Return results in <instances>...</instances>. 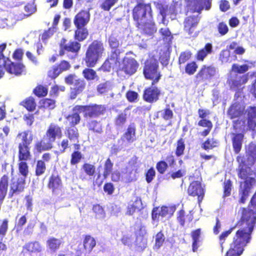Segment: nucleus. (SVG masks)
<instances>
[{
	"mask_svg": "<svg viewBox=\"0 0 256 256\" xmlns=\"http://www.w3.org/2000/svg\"><path fill=\"white\" fill-rule=\"evenodd\" d=\"M256 215L255 213L243 208L242 215L234 226L220 234L218 239L222 246L233 230L238 228L233 237L230 247L226 252L227 256H240L242 254L244 247L252 239V234L256 227Z\"/></svg>",
	"mask_w": 256,
	"mask_h": 256,
	"instance_id": "nucleus-1",
	"label": "nucleus"
},
{
	"mask_svg": "<svg viewBox=\"0 0 256 256\" xmlns=\"http://www.w3.org/2000/svg\"><path fill=\"white\" fill-rule=\"evenodd\" d=\"M104 50L102 42L97 40H93L86 48L82 58L86 68L83 70L82 74L88 81L98 80L99 79L96 71L92 68L98 63Z\"/></svg>",
	"mask_w": 256,
	"mask_h": 256,
	"instance_id": "nucleus-2",
	"label": "nucleus"
},
{
	"mask_svg": "<svg viewBox=\"0 0 256 256\" xmlns=\"http://www.w3.org/2000/svg\"><path fill=\"white\" fill-rule=\"evenodd\" d=\"M88 34V30L86 27L76 28L74 34V40L68 41L65 38H62L58 43L59 56H62L67 54L68 59H76L78 56L81 48L80 42L86 39Z\"/></svg>",
	"mask_w": 256,
	"mask_h": 256,
	"instance_id": "nucleus-3",
	"label": "nucleus"
},
{
	"mask_svg": "<svg viewBox=\"0 0 256 256\" xmlns=\"http://www.w3.org/2000/svg\"><path fill=\"white\" fill-rule=\"evenodd\" d=\"M232 128L234 132L231 134L232 148L234 153L238 154L242 150L244 134L248 130L246 120L238 118L233 120Z\"/></svg>",
	"mask_w": 256,
	"mask_h": 256,
	"instance_id": "nucleus-4",
	"label": "nucleus"
},
{
	"mask_svg": "<svg viewBox=\"0 0 256 256\" xmlns=\"http://www.w3.org/2000/svg\"><path fill=\"white\" fill-rule=\"evenodd\" d=\"M16 138L20 140L18 145V160H30L32 158L30 144L34 139L32 132L28 130L20 132Z\"/></svg>",
	"mask_w": 256,
	"mask_h": 256,
	"instance_id": "nucleus-5",
	"label": "nucleus"
},
{
	"mask_svg": "<svg viewBox=\"0 0 256 256\" xmlns=\"http://www.w3.org/2000/svg\"><path fill=\"white\" fill-rule=\"evenodd\" d=\"M132 17L136 27L140 26L142 22L152 18V11L150 3L139 2L132 10Z\"/></svg>",
	"mask_w": 256,
	"mask_h": 256,
	"instance_id": "nucleus-6",
	"label": "nucleus"
},
{
	"mask_svg": "<svg viewBox=\"0 0 256 256\" xmlns=\"http://www.w3.org/2000/svg\"><path fill=\"white\" fill-rule=\"evenodd\" d=\"M143 74L146 80H152V85H156L160 80L162 74L159 70L158 62L153 56L144 62Z\"/></svg>",
	"mask_w": 256,
	"mask_h": 256,
	"instance_id": "nucleus-7",
	"label": "nucleus"
},
{
	"mask_svg": "<svg viewBox=\"0 0 256 256\" xmlns=\"http://www.w3.org/2000/svg\"><path fill=\"white\" fill-rule=\"evenodd\" d=\"M74 110L82 112L84 118H96L104 115L106 111V108L104 105L94 104L76 105Z\"/></svg>",
	"mask_w": 256,
	"mask_h": 256,
	"instance_id": "nucleus-8",
	"label": "nucleus"
},
{
	"mask_svg": "<svg viewBox=\"0 0 256 256\" xmlns=\"http://www.w3.org/2000/svg\"><path fill=\"white\" fill-rule=\"evenodd\" d=\"M64 82L68 85H73L70 88V98L75 99L86 88V82L82 78H77L75 74H70L64 78Z\"/></svg>",
	"mask_w": 256,
	"mask_h": 256,
	"instance_id": "nucleus-9",
	"label": "nucleus"
},
{
	"mask_svg": "<svg viewBox=\"0 0 256 256\" xmlns=\"http://www.w3.org/2000/svg\"><path fill=\"white\" fill-rule=\"evenodd\" d=\"M138 66V62L134 58L124 57L116 70L117 76L120 78L131 76L137 71Z\"/></svg>",
	"mask_w": 256,
	"mask_h": 256,
	"instance_id": "nucleus-10",
	"label": "nucleus"
},
{
	"mask_svg": "<svg viewBox=\"0 0 256 256\" xmlns=\"http://www.w3.org/2000/svg\"><path fill=\"white\" fill-rule=\"evenodd\" d=\"M216 74V68L212 65L203 64L194 76V82L196 85L207 82L214 78Z\"/></svg>",
	"mask_w": 256,
	"mask_h": 256,
	"instance_id": "nucleus-11",
	"label": "nucleus"
},
{
	"mask_svg": "<svg viewBox=\"0 0 256 256\" xmlns=\"http://www.w3.org/2000/svg\"><path fill=\"white\" fill-rule=\"evenodd\" d=\"M121 53V51H112L110 56L98 68V70L104 72H110L112 69H115L116 70L121 64L120 62V54Z\"/></svg>",
	"mask_w": 256,
	"mask_h": 256,
	"instance_id": "nucleus-12",
	"label": "nucleus"
},
{
	"mask_svg": "<svg viewBox=\"0 0 256 256\" xmlns=\"http://www.w3.org/2000/svg\"><path fill=\"white\" fill-rule=\"evenodd\" d=\"M198 112V117L200 118L198 122V126L202 128H206L205 129L200 132V134L202 136L206 137L210 134L213 128V124L212 121L206 118V117L210 115V112L208 110L199 108Z\"/></svg>",
	"mask_w": 256,
	"mask_h": 256,
	"instance_id": "nucleus-13",
	"label": "nucleus"
},
{
	"mask_svg": "<svg viewBox=\"0 0 256 256\" xmlns=\"http://www.w3.org/2000/svg\"><path fill=\"white\" fill-rule=\"evenodd\" d=\"M48 188L51 190L52 195L58 196L62 192L63 184L60 176L57 172H53L48 178Z\"/></svg>",
	"mask_w": 256,
	"mask_h": 256,
	"instance_id": "nucleus-14",
	"label": "nucleus"
},
{
	"mask_svg": "<svg viewBox=\"0 0 256 256\" xmlns=\"http://www.w3.org/2000/svg\"><path fill=\"white\" fill-rule=\"evenodd\" d=\"M62 136V127L57 124L52 122L48 126L44 138L47 140L52 146L56 139H60Z\"/></svg>",
	"mask_w": 256,
	"mask_h": 256,
	"instance_id": "nucleus-15",
	"label": "nucleus"
},
{
	"mask_svg": "<svg viewBox=\"0 0 256 256\" xmlns=\"http://www.w3.org/2000/svg\"><path fill=\"white\" fill-rule=\"evenodd\" d=\"M161 91L159 88L152 85L146 88L143 91L142 98L143 100L150 104L156 102L160 100Z\"/></svg>",
	"mask_w": 256,
	"mask_h": 256,
	"instance_id": "nucleus-16",
	"label": "nucleus"
},
{
	"mask_svg": "<svg viewBox=\"0 0 256 256\" xmlns=\"http://www.w3.org/2000/svg\"><path fill=\"white\" fill-rule=\"evenodd\" d=\"M71 68L69 62L66 60H62L56 65H54L48 72V76L51 80L56 78L60 74L68 70Z\"/></svg>",
	"mask_w": 256,
	"mask_h": 256,
	"instance_id": "nucleus-17",
	"label": "nucleus"
},
{
	"mask_svg": "<svg viewBox=\"0 0 256 256\" xmlns=\"http://www.w3.org/2000/svg\"><path fill=\"white\" fill-rule=\"evenodd\" d=\"M26 180L24 178H17L12 179L10 184L8 198H12L24 192L26 188Z\"/></svg>",
	"mask_w": 256,
	"mask_h": 256,
	"instance_id": "nucleus-18",
	"label": "nucleus"
},
{
	"mask_svg": "<svg viewBox=\"0 0 256 256\" xmlns=\"http://www.w3.org/2000/svg\"><path fill=\"white\" fill-rule=\"evenodd\" d=\"M244 112L245 106L239 102H236L230 106L227 114L230 120H233L242 116Z\"/></svg>",
	"mask_w": 256,
	"mask_h": 256,
	"instance_id": "nucleus-19",
	"label": "nucleus"
},
{
	"mask_svg": "<svg viewBox=\"0 0 256 256\" xmlns=\"http://www.w3.org/2000/svg\"><path fill=\"white\" fill-rule=\"evenodd\" d=\"M188 193L189 196H197L198 202L200 203L204 198V190L201 183L196 180L190 182L188 188Z\"/></svg>",
	"mask_w": 256,
	"mask_h": 256,
	"instance_id": "nucleus-20",
	"label": "nucleus"
},
{
	"mask_svg": "<svg viewBox=\"0 0 256 256\" xmlns=\"http://www.w3.org/2000/svg\"><path fill=\"white\" fill-rule=\"evenodd\" d=\"M248 129L250 131H256V106H249L245 109Z\"/></svg>",
	"mask_w": 256,
	"mask_h": 256,
	"instance_id": "nucleus-21",
	"label": "nucleus"
},
{
	"mask_svg": "<svg viewBox=\"0 0 256 256\" xmlns=\"http://www.w3.org/2000/svg\"><path fill=\"white\" fill-rule=\"evenodd\" d=\"M148 20L142 22V26L136 28L140 31L142 34L146 36H153L154 34L156 32L157 28L153 18Z\"/></svg>",
	"mask_w": 256,
	"mask_h": 256,
	"instance_id": "nucleus-22",
	"label": "nucleus"
},
{
	"mask_svg": "<svg viewBox=\"0 0 256 256\" xmlns=\"http://www.w3.org/2000/svg\"><path fill=\"white\" fill-rule=\"evenodd\" d=\"M90 20V12L82 10L74 16L73 22L76 28L86 27Z\"/></svg>",
	"mask_w": 256,
	"mask_h": 256,
	"instance_id": "nucleus-23",
	"label": "nucleus"
},
{
	"mask_svg": "<svg viewBox=\"0 0 256 256\" xmlns=\"http://www.w3.org/2000/svg\"><path fill=\"white\" fill-rule=\"evenodd\" d=\"M4 66L8 72L16 76H21L26 72V66L22 62H10L8 64L5 63Z\"/></svg>",
	"mask_w": 256,
	"mask_h": 256,
	"instance_id": "nucleus-24",
	"label": "nucleus"
},
{
	"mask_svg": "<svg viewBox=\"0 0 256 256\" xmlns=\"http://www.w3.org/2000/svg\"><path fill=\"white\" fill-rule=\"evenodd\" d=\"M256 183V180L254 178H249L244 180L242 188L240 190V202L244 204L248 197L249 196L250 191L252 187V184Z\"/></svg>",
	"mask_w": 256,
	"mask_h": 256,
	"instance_id": "nucleus-25",
	"label": "nucleus"
},
{
	"mask_svg": "<svg viewBox=\"0 0 256 256\" xmlns=\"http://www.w3.org/2000/svg\"><path fill=\"white\" fill-rule=\"evenodd\" d=\"M248 80L247 74L242 76L236 74L234 78L228 80L227 82L230 90L236 91L240 89L242 86L248 82Z\"/></svg>",
	"mask_w": 256,
	"mask_h": 256,
	"instance_id": "nucleus-26",
	"label": "nucleus"
},
{
	"mask_svg": "<svg viewBox=\"0 0 256 256\" xmlns=\"http://www.w3.org/2000/svg\"><path fill=\"white\" fill-rule=\"evenodd\" d=\"M121 139L128 144H132L136 140V126L134 123H130L128 126Z\"/></svg>",
	"mask_w": 256,
	"mask_h": 256,
	"instance_id": "nucleus-27",
	"label": "nucleus"
},
{
	"mask_svg": "<svg viewBox=\"0 0 256 256\" xmlns=\"http://www.w3.org/2000/svg\"><path fill=\"white\" fill-rule=\"evenodd\" d=\"M82 172H80L79 178L82 181L87 180V176H93L96 173V166L94 164L89 162H84L82 166Z\"/></svg>",
	"mask_w": 256,
	"mask_h": 256,
	"instance_id": "nucleus-28",
	"label": "nucleus"
},
{
	"mask_svg": "<svg viewBox=\"0 0 256 256\" xmlns=\"http://www.w3.org/2000/svg\"><path fill=\"white\" fill-rule=\"evenodd\" d=\"M42 250L40 243L37 241L30 242L26 243L22 248L20 253L22 256H25L26 252L30 253L40 252Z\"/></svg>",
	"mask_w": 256,
	"mask_h": 256,
	"instance_id": "nucleus-29",
	"label": "nucleus"
},
{
	"mask_svg": "<svg viewBox=\"0 0 256 256\" xmlns=\"http://www.w3.org/2000/svg\"><path fill=\"white\" fill-rule=\"evenodd\" d=\"M213 52L212 44L210 42L206 43L204 48H200L196 52L195 58L198 61L203 62L208 54Z\"/></svg>",
	"mask_w": 256,
	"mask_h": 256,
	"instance_id": "nucleus-30",
	"label": "nucleus"
},
{
	"mask_svg": "<svg viewBox=\"0 0 256 256\" xmlns=\"http://www.w3.org/2000/svg\"><path fill=\"white\" fill-rule=\"evenodd\" d=\"M143 208L142 201L140 198L137 197L132 203L128 204L126 214L132 216L135 212L140 211Z\"/></svg>",
	"mask_w": 256,
	"mask_h": 256,
	"instance_id": "nucleus-31",
	"label": "nucleus"
},
{
	"mask_svg": "<svg viewBox=\"0 0 256 256\" xmlns=\"http://www.w3.org/2000/svg\"><path fill=\"white\" fill-rule=\"evenodd\" d=\"M74 108L75 106L72 109V113L68 114L66 117V120L70 126L71 127H75L76 125L80 124L81 120V117L80 115L81 112L78 110H74Z\"/></svg>",
	"mask_w": 256,
	"mask_h": 256,
	"instance_id": "nucleus-32",
	"label": "nucleus"
},
{
	"mask_svg": "<svg viewBox=\"0 0 256 256\" xmlns=\"http://www.w3.org/2000/svg\"><path fill=\"white\" fill-rule=\"evenodd\" d=\"M53 148V146L44 138L40 140L37 141L34 145V150L38 153L44 151L49 150Z\"/></svg>",
	"mask_w": 256,
	"mask_h": 256,
	"instance_id": "nucleus-33",
	"label": "nucleus"
},
{
	"mask_svg": "<svg viewBox=\"0 0 256 256\" xmlns=\"http://www.w3.org/2000/svg\"><path fill=\"white\" fill-rule=\"evenodd\" d=\"M24 13L19 14L18 18L20 20L28 18L36 11V6L34 2H28L24 6Z\"/></svg>",
	"mask_w": 256,
	"mask_h": 256,
	"instance_id": "nucleus-34",
	"label": "nucleus"
},
{
	"mask_svg": "<svg viewBox=\"0 0 256 256\" xmlns=\"http://www.w3.org/2000/svg\"><path fill=\"white\" fill-rule=\"evenodd\" d=\"M62 243V242L60 239L54 237L49 238L46 242L48 248L52 252L58 250L60 248Z\"/></svg>",
	"mask_w": 256,
	"mask_h": 256,
	"instance_id": "nucleus-35",
	"label": "nucleus"
},
{
	"mask_svg": "<svg viewBox=\"0 0 256 256\" xmlns=\"http://www.w3.org/2000/svg\"><path fill=\"white\" fill-rule=\"evenodd\" d=\"M108 43L112 51H121L120 48L122 44V41L115 34H111L108 38Z\"/></svg>",
	"mask_w": 256,
	"mask_h": 256,
	"instance_id": "nucleus-36",
	"label": "nucleus"
},
{
	"mask_svg": "<svg viewBox=\"0 0 256 256\" xmlns=\"http://www.w3.org/2000/svg\"><path fill=\"white\" fill-rule=\"evenodd\" d=\"M96 245V241L94 238L90 235H86L83 240L84 250L88 252H90Z\"/></svg>",
	"mask_w": 256,
	"mask_h": 256,
	"instance_id": "nucleus-37",
	"label": "nucleus"
},
{
	"mask_svg": "<svg viewBox=\"0 0 256 256\" xmlns=\"http://www.w3.org/2000/svg\"><path fill=\"white\" fill-rule=\"evenodd\" d=\"M86 126L90 131L97 134H100L102 132V127L100 121L91 120L88 122Z\"/></svg>",
	"mask_w": 256,
	"mask_h": 256,
	"instance_id": "nucleus-38",
	"label": "nucleus"
},
{
	"mask_svg": "<svg viewBox=\"0 0 256 256\" xmlns=\"http://www.w3.org/2000/svg\"><path fill=\"white\" fill-rule=\"evenodd\" d=\"M220 145L219 141L214 138H208L202 144V148L203 150L208 151L210 150L214 149L218 147Z\"/></svg>",
	"mask_w": 256,
	"mask_h": 256,
	"instance_id": "nucleus-39",
	"label": "nucleus"
},
{
	"mask_svg": "<svg viewBox=\"0 0 256 256\" xmlns=\"http://www.w3.org/2000/svg\"><path fill=\"white\" fill-rule=\"evenodd\" d=\"M67 139L70 142H78L79 134L78 130L76 127H68L66 128V131Z\"/></svg>",
	"mask_w": 256,
	"mask_h": 256,
	"instance_id": "nucleus-40",
	"label": "nucleus"
},
{
	"mask_svg": "<svg viewBox=\"0 0 256 256\" xmlns=\"http://www.w3.org/2000/svg\"><path fill=\"white\" fill-rule=\"evenodd\" d=\"M18 173L22 177L20 178H24V180L28 177L29 174V166L26 162L28 160H18Z\"/></svg>",
	"mask_w": 256,
	"mask_h": 256,
	"instance_id": "nucleus-41",
	"label": "nucleus"
},
{
	"mask_svg": "<svg viewBox=\"0 0 256 256\" xmlns=\"http://www.w3.org/2000/svg\"><path fill=\"white\" fill-rule=\"evenodd\" d=\"M20 105L25 108L28 111H34L36 106L34 98L32 96H29L20 102Z\"/></svg>",
	"mask_w": 256,
	"mask_h": 256,
	"instance_id": "nucleus-42",
	"label": "nucleus"
},
{
	"mask_svg": "<svg viewBox=\"0 0 256 256\" xmlns=\"http://www.w3.org/2000/svg\"><path fill=\"white\" fill-rule=\"evenodd\" d=\"M92 210L94 214L95 218L98 220L104 219L106 217V212L104 208L100 204H94Z\"/></svg>",
	"mask_w": 256,
	"mask_h": 256,
	"instance_id": "nucleus-43",
	"label": "nucleus"
},
{
	"mask_svg": "<svg viewBox=\"0 0 256 256\" xmlns=\"http://www.w3.org/2000/svg\"><path fill=\"white\" fill-rule=\"evenodd\" d=\"M186 149V144L184 140L180 138L178 140L176 144L175 154L176 156L179 157L184 154Z\"/></svg>",
	"mask_w": 256,
	"mask_h": 256,
	"instance_id": "nucleus-44",
	"label": "nucleus"
},
{
	"mask_svg": "<svg viewBox=\"0 0 256 256\" xmlns=\"http://www.w3.org/2000/svg\"><path fill=\"white\" fill-rule=\"evenodd\" d=\"M58 149L54 152L56 155L64 153L66 150L70 147L69 141L67 138L63 139L61 142H57Z\"/></svg>",
	"mask_w": 256,
	"mask_h": 256,
	"instance_id": "nucleus-45",
	"label": "nucleus"
},
{
	"mask_svg": "<svg viewBox=\"0 0 256 256\" xmlns=\"http://www.w3.org/2000/svg\"><path fill=\"white\" fill-rule=\"evenodd\" d=\"M194 6L196 10L200 12L204 8L206 10H209L210 7V4L206 0H194Z\"/></svg>",
	"mask_w": 256,
	"mask_h": 256,
	"instance_id": "nucleus-46",
	"label": "nucleus"
},
{
	"mask_svg": "<svg viewBox=\"0 0 256 256\" xmlns=\"http://www.w3.org/2000/svg\"><path fill=\"white\" fill-rule=\"evenodd\" d=\"M40 107L49 110H53L56 107V100L49 98H45L40 101Z\"/></svg>",
	"mask_w": 256,
	"mask_h": 256,
	"instance_id": "nucleus-47",
	"label": "nucleus"
},
{
	"mask_svg": "<svg viewBox=\"0 0 256 256\" xmlns=\"http://www.w3.org/2000/svg\"><path fill=\"white\" fill-rule=\"evenodd\" d=\"M10 177L7 174L0 178V190L7 194L9 186Z\"/></svg>",
	"mask_w": 256,
	"mask_h": 256,
	"instance_id": "nucleus-48",
	"label": "nucleus"
},
{
	"mask_svg": "<svg viewBox=\"0 0 256 256\" xmlns=\"http://www.w3.org/2000/svg\"><path fill=\"white\" fill-rule=\"evenodd\" d=\"M46 170V166L43 160H38L36 162L35 168V175L40 176L44 174Z\"/></svg>",
	"mask_w": 256,
	"mask_h": 256,
	"instance_id": "nucleus-49",
	"label": "nucleus"
},
{
	"mask_svg": "<svg viewBox=\"0 0 256 256\" xmlns=\"http://www.w3.org/2000/svg\"><path fill=\"white\" fill-rule=\"evenodd\" d=\"M33 93L38 97L42 98L46 96L48 93L46 86L38 84L33 90Z\"/></svg>",
	"mask_w": 256,
	"mask_h": 256,
	"instance_id": "nucleus-50",
	"label": "nucleus"
},
{
	"mask_svg": "<svg viewBox=\"0 0 256 256\" xmlns=\"http://www.w3.org/2000/svg\"><path fill=\"white\" fill-rule=\"evenodd\" d=\"M127 122V116L125 112L118 114L114 118V122L118 127L124 126Z\"/></svg>",
	"mask_w": 256,
	"mask_h": 256,
	"instance_id": "nucleus-51",
	"label": "nucleus"
},
{
	"mask_svg": "<svg viewBox=\"0 0 256 256\" xmlns=\"http://www.w3.org/2000/svg\"><path fill=\"white\" fill-rule=\"evenodd\" d=\"M113 162L110 158H108L104 164V171L102 174L104 178H106L112 172L113 169Z\"/></svg>",
	"mask_w": 256,
	"mask_h": 256,
	"instance_id": "nucleus-52",
	"label": "nucleus"
},
{
	"mask_svg": "<svg viewBox=\"0 0 256 256\" xmlns=\"http://www.w3.org/2000/svg\"><path fill=\"white\" fill-rule=\"evenodd\" d=\"M165 240V237L162 230L158 232L156 235L155 244L154 248L158 250L163 244Z\"/></svg>",
	"mask_w": 256,
	"mask_h": 256,
	"instance_id": "nucleus-53",
	"label": "nucleus"
},
{
	"mask_svg": "<svg viewBox=\"0 0 256 256\" xmlns=\"http://www.w3.org/2000/svg\"><path fill=\"white\" fill-rule=\"evenodd\" d=\"M198 64L195 61H192L187 63L185 66V72L188 75H193L197 70Z\"/></svg>",
	"mask_w": 256,
	"mask_h": 256,
	"instance_id": "nucleus-54",
	"label": "nucleus"
},
{
	"mask_svg": "<svg viewBox=\"0 0 256 256\" xmlns=\"http://www.w3.org/2000/svg\"><path fill=\"white\" fill-rule=\"evenodd\" d=\"M82 154L78 150H74L70 155V164L71 165H77L82 160Z\"/></svg>",
	"mask_w": 256,
	"mask_h": 256,
	"instance_id": "nucleus-55",
	"label": "nucleus"
},
{
	"mask_svg": "<svg viewBox=\"0 0 256 256\" xmlns=\"http://www.w3.org/2000/svg\"><path fill=\"white\" fill-rule=\"evenodd\" d=\"M230 52L229 50L224 49L222 50L218 57V60L222 63L230 62Z\"/></svg>",
	"mask_w": 256,
	"mask_h": 256,
	"instance_id": "nucleus-56",
	"label": "nucleus"
},
{
	"mask_svg": "<svg viewBox=\"0 0 256 256\" xmlns=\"http://www.w3.org/2000/svg\"><path fill=\"white\" fill-rule=\"evenodd\" d=\"M192 56V53L190 50H186L182 52L178 57V64L181 65L185 64L190 60Z\"/></svg>",
	"mask_w": 256,
	"mask_h": 256,
	"instance_id": "nucleus-57",
	"label": "nucleus"
},
{
	"mask_svg": "<svg viewBox=\"0 0 256 256\" xmlns=\"http://www.w3.org/2000/svg\"><path fill=\"white\" fill-rule=\"evenodd\" d=\"M232 184V181L228 179L224 181L222 184L223 198L229 196L231 194Z\"/></svg>",
	"mask_w": 256,
	"mask_h": 256,
	"instance_id": "nucleus-58",
	"label": "nucleus"
},
{
	"mask_svg": "<svg viewBox=\"0 0 256 256\" xmlns=\"http://www.w3.org/2000/svg\"><path fill=\"white\" fill-rule=\"evenodd\" d=\"M249 68V66L246 64L239 65L237 64H234L232 66V70L236 74H240L246 72Z\"/></svg>",
	"mask_w": 256,
	"mask_h": 256,
	"instance_id": "nucleus-59",
	"label": "nucleus"
},
{
	"mask_svg": "<svg viewBox=\"0 0 256 256\" xmlns=\"http://www.w3.org/2000/svg\"><path fill=\"white\" fill-rule=\"evenodd\" d=\"M118 0H104L100 5V8L104 11H109Z\"/></svg>",
	"mask_w": 256,
	"mask_h": 256,
	"instance_id": "nucleus-60",
	"label": "nucleus"
},
{
	"mask_svg": "<svg viewBox=\"0 0 256 256\" xmlns=\"http://www.w3.org/2000/svg\"><path fill=\"white\" fill-rule=\"evenodd\" d=\"M168 167L169 166L164 160L158 162L156 166V170L160 174H164Z\"/></svg>",
	"mask_w": 256,
	"mask_h": 256,
	"instance_id": "nucleus-61",
	"label": "nucleus"
},
{
	"mask_svg": "<svg viewBox=\"0 0 256 256\" xmlns=\"http://www.w3.org/2000/svg\"><path fill=\"white\" fill-rule=\"evenodd\" d=\"M196 24L193 22L190 19H188L184 22V30L188 34H192L194 32V28L196 26Z\"/></svg>",
	"mask_w": 256,
	"mask_h": 256,
	"instance_id": "nucleus-62",
	"label": "nucleus"
},
{
	"mask_svg": "<svg viewBox=\"0 0 256 256\" xmlns=\"http://www.w3.org/2000/svg\"><path fill=\"white\" fill-rule=\"evenodd\" d=\"M8 219H4L0 224V237L2 238L6 236L8 228Z\"/></svg>",
	"mask_w": 256,
	"mask_h": 256,
	"instance_id": "nucleus-63",
	"label": "nucleus"
},
{
	"mask_svg": "<svg viewBox=\"0 0 256 256\" xmlns=\"http://www.w3.org/2000/svg\"><path fill=\"white\" fill-rule=\"evenodd\" d=\"M245 208L246 210H250L256 214V191L254 194L253 195L250 204L248 205V208H242V209Z\"/></svg>",
	"mask_w": 256,
	"mask_h": 256,
	"instance_id": "nucleus-64",
	"label": "nucleus"
}]
</instances>
